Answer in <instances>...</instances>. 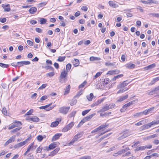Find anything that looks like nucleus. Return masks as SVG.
Segmentation results:
<instances>
[{"instance_id":"7c9ffc66","label":"nucleus","mask_w":159,"mask_h":159,"mask_svg":"<svg viewBox=\"0 0 159 159\" xmlns=\"http://www.w3.org/2000/svg\"><path fill=\"white\" fill-rule=\"evenodd\" d=\"M58 152V150H54L50 152L49 154H48V155L50 156H53L57 153Z\"/></svg>"},{"instance_id":"f3484780","label":"nucleus","mask_w":159,"mask_h":159,"mask_svg":"<svg viewBox=\"0 0 159 159\" xmlns=\"http://www.w3.org/2000/svg\"><path fill=\"white\" fill-rule=\"evenodd\" d=\"M37 10L36 8L34 7H31L29 10V12L31 14H34L35 13Z\"/></svg>"},{"instance_id":"3c124183","label":"nucleus","mask_w":159,"mask_h":159,"mask_svg":"<svg viewBox=\"0 0 159 159\" xmlns=\"http://www.w3.org/2000/svg\"><path fill=\"white\" fill-rule=\"evenodd\" d=\"M102 73V72H99L98 73H97L96 75L94 76V78L96 79Z\"/></svg>"},{"instance_id":"774afa93","label":"nucleus","mask_w":159,"mask_h":159,"mask_svg":"<svg viewBox=\"0 0 159 159\" xmlns=\"http://www.w3.org/2000/svg\"><path fill=\"white\" fill-rule=\"evenodd\" d=\"M79 159H91V157L89 156H85L82 157L80 158Z\"/></svg>"},{"instance_id":"8fccbe9b","label":"nucleus","mask_w":159,"mask_h":159,"mask_svg":"<svg viewBox=\"0 0 159 159\" xmlns=\"http://www.w3.org/2000/svg\"><path fill=\"white\" fill-rule=\"evenodd\" d=\"M109 81V79L108 78H107L104 80L103 84L104 85L107 84L108 83Z\"/></svg>"},{"instance_id":"393cba45","label":"nucleus","mask_w":159,"mask_h":159,"mask_svg":"<svg viewBox=\"0 0 159 159\" xmlns=\"http://www.w3.org/2000/svg\"><path fill=\"white\" fill-rule=\"evenodd\" d=\"M146 123V120H143L139 121L136 123H135V125L136 126H140V125L145 124Z\"/></svg>"},{"instance_id":"052dcab7","label":"nucleus","mask_w":159,"mask_h":159,"mask_svg":"<svg viewBox=\"0 0 159 159\" xmlns=\"http://www.w3.org/2000/svg\"><path fill=\"white\" fill-rule=\"evenodd\" d=\"M158 134H153L152 135H150L148 137V139H152L153 138L155 137H157Z\"/></svg>"},{"instance_id":"a211bd4d","label":"nucleus","mask_w":159,"mask_h":159,"mask_svg":"<svg viewBox=\"0 0 159 159\" xmlns=\"http://www.w3.org/2000/svg\"><path fill=\"white\" fill-rule=\"evenodd\" d=\"M135 65L131 63H129L125 65L126 67L127 68L133 69L135 67Z\"/></svg>"},{"instance_id":"a18cd8bd","label":"nucleus","mask_w":159,"mask_h":159,"mask_svg":"<svg viewBox=\"0 0 159 159\" xmlns=\"http://www.w3.org/2000/svg\"><path fill=\"white\" fill-rule=\"evenodd\" d=\"M71 67V65L70 63L68 64L66 66V68L67 71H69Z\"/></svg>"},{"instance_id":"1a4fd4ad","label":"nucleus","mask_w":159,"mask_h":159,"mask_svg":"<svg viewBox=\"0 0 159 159\" xmlns=\"http://www.w3.org/2000/svg\"><path fill=\"white\" fill-rule=\"evenodd\" d=\"M152 125H153L151 122L150 123L144 125L142 126L141 127V128L143 130L147 129L150 128Z\"/></svg>"},{"instance_id":"13d9d810","label":"nucleus","mask_w":159,"mask_h":159,"mask_svg":"<svg viewBox=\"0 0 159 159\" xmlns=\"http://www.w3.org/2000/svg\"><path fill=\"white\" fill-rule=\"evenodd\" d=\"M147 1L148 4H150L152 3H157V2L154 0H148Z\"/></svg>"},{"instance_id":"20e7f679","label":"nucleus","mask_w":159,"mask_h":159,"mask_svg":"<svg viewBox=\"0 0 159 159\" xmlns=\"http://www.w3.org/2000/svg\"><path fill=\"white\" fill-rule=\"evenodd\" d=\"M33 150H27L24 153V155L25 156H27L30 158H28V159H33V154H32Z\"/></svg>"},{"instance_id":"9d476101","label":"nucleus","mask_w":159,"mask_h":159,"mask_svg":"<svg viewBox=\"0 0 159 159\" xmlns=\"http://www.w3.org/2000/svg\"><path fill=\"white\" fill-rule=\"evenodd\" d=\"M78 135H80V136L81 135V134H77L75 135L74 136L73 138L72 139L71 141L69 143V145H70L72 144L75 142V141H77L78 140V139H79L78 137Z\"/></svg>"},{"instance_id":"603ef678","label":"nucleus","mask_w":159,"mask_h":159,"mask_svg":"<svg viewBox=\"0 0 159 159\" xmlns=\"http://www.w3.org/2000/svg\"><path fill=\"white\" fill-rule=\"evenodd\" d=\"M14 123H15V124L16 125H17V127L19 125H21L22 124L20 121L17 120H15Z\"/></svg>"},{"instance_id":"b1692460","label":"nucleus","mask_w":159,"mask_h":159,"mask_svg":"<svg viewBox=\"0 0 159 159\" xmlns=\"http://www.w3.org/2000/svg\"><path fill=\"white\" fill-rule=\"evenodd\" d=\"M39 118L37 116H34L30 118V120L34 122H38L39 121Z\"/></svg>"},{"instance_id":"bb28decb","label":"nucleus","mask_w":159,"mask_h":159,"mask_svg":"<svg viewBox=\"0 0 159 159\" xmlns=\"http://www.w3.org/2000/svg\"><path fill=\"white\" fill-rule=\"evenodd\" d=\"M73 63L75 66H77L79 64V61L78 59H75L73 61Z\"/></svg>"},{"instance_id":"f257e3e1","label":"nucleus","mask_w":159,"mask_h":159,"mask_svg":"<svg viewBox=\"0 0 159 159\" xmlns=\"http://www.w3.org/2000/svg\"><path fill=\"white\" fill-rule=\"evenodd\" d=\"M116 105L114 103H111L109 105H106L105 106L103 107L100 110L98 111L99 112H104L105 111L109 110L110 109L113 108L115 107Z\"/></svg>"},{"instance_id":"79ce46f5","label":"nucleus","mask_w":159,"mask_h":159,"mask_svg":"<svg viewBox=\"0 0 159 159\" xmlns=\"http://www.w3.org/2000/svg\"><path fill=\"white\" fill-rule=\"evenodd\" d=\"M33 112V110L31 109L28 112H27L24 116H25L27 115H30L32 114V113Z\"/></svg>"},{"instance_id":"bf43d9fd","label":"nucleus","mask_w":159,"mask_h":159,"mask_svg":"<svg viewBox=\"0 0 159 159\" xmlns=\"http://www.w3.org/2000/svg\"><path fill=\"white\" fill-rule=\"evenodd\" d=\"M153 125H155L159 124V120H154L152 122Z\"/></svg>"},{"instance_id":"5701e85b","label":"nucleus","mask_w":159,"mask_h":159,"mask_svg":"<svg viewBox=\"0 0 159 159\" xmlns=\"http://www.w3.org/2000/svg\"><path fill=\"white\" fill-rule=\"evenodd\" d=\"M155 66V65L154 64H152L149 65L145 67L144 69L145 70H147L152 69V68L154 67Z\"/></svg>"},{"instance_id":"6e6552de","label":"nucleus","mask_w":159,"mask_h":159,"mask_svg":"<svg viewBox=\"0 0 159 159\" xmlns=\"http://www.w3.org/2000/svg\"><path fill=\"white\" fill-rule=\"evenodd\" d=\"M34 143H31L28 147V149H34L37 148V149H42L43 147L41 146H39V147L37 148L38 146L35 145L34 146Z\"/></svg>"},{"instance_id":"7ed1b4c3","label":"nucleus","mask_w":159,"mask_h":159,"mask_svg":"<svg viewBox=\"0 0 159 159\" xmlns=\"http://www.w3.org/2000/svg\"><path fill=\"white\" fill-rule=\"evenodd\" d=\"M70 108V107H61L59 108V111L61 113L64 114H66L68 113Z\"/></svg>"},{"instance_id":"de8ad7c7","label":"nucleus","mask_w":159,"mask_h":159,"mask_svg":"<svg viewBox=\"0 0 159 159\" xmlns=\"http://www.w3.org/2000/svg\"><path fill=\"white\" fill-rule=\"evenodd\" d=\"M91 109L87 110L85 111H82V115L83 116H84L85 115L87 114L90 111Z\"/></svg>"},{"instance_id":"0e129e2a","label":"nucleus","mask_w":159,"mask_h":159,"mask_svg":"<svg viewBox=\"0 0 159 159\" xmlns=\"http://www.w3.org/2000/svg\"><path fill=\"white\" fill-rule=\"evenodd\" d=\"M82 94V91L80 90L77 94L75 96V97H78Z\"/></svg>"},{"instance_id":"423d86ee","label":"nucleus","mask_w":159,"mask_h":159,"mask_svg":"<svg viewBox=\"0 0 159 159\" xmlns=\"http://www.w3.org/2000/svg\"><path fill=\"white\" fill-rule=\"evenodd\" d=\"M30 139V137L28 138L25 141L21 142L16 145H15L16 147V148H19L20 147H21L25 144L28 142V141H29Z\"/></svg>"},{"instance_id":"e2e57ef3","label":"nucleus","mask_w":159,"mask_h":159,"mask_svg":"<svg viewBox=\"0 0 159 159\" xmlns=\"http://www.w3.org/2000/svg\"><path fill=\"white\" fill-rule=\"evenodd\" d=\"M17 127V125H15L14 124H13L11 125H10L8 127V129L10 130V129H12L13 128L15 127Z\"/></svg>"},{"instance_id":"4c0bfd02","label":"nucleus","mask_w":159,"mask_h":159,"mask_svg":"<svg viewBox=\"0 0 159 159\" xmlns=\"http://www.w3.org/2000/svg\"><path fill=\"white\" fill-rule=\"evenodd\" d=\"M46 20L44 18H40V22L41 24H44L46 23Z\"/></svg>"},{"instance_id":"473e14b6","label":"nucleus","mask_w":159,"mask_h":159,"mask_svg":"<svg viewBox=\"0 0 159 159\" xmlns=\"http://www.w3.org/2000/svg\"><path fill=\"white\" fill-rule=\"evenodd\" d=\"M159 80V76L154 78L151 81V84H154L156 82Z\"/></svg>"},{"instance_id":"0eeeda50","label":"nucleus","mask_w":159,"mask_h":159,"mask_svg":"<svg viewBox=\"0 0 159 159\" xmlns=\"http://www.w3.org/2000/svg\"><path fill=\"white\" fill-rule=\"evenodd\" d=\"M135 101H132L128 103H126L125 105H124L122 107V109H121L120 110V111L121 112H123L124 111H123V110H126V108L128 107L129 106H130L133 104L134 102Z\"/></svg>"},{"instance_id":"58836bf2","label":"nucleus","mask_w":159,"mask_h":159,"mask_svg":"<svg viewBox=\"0 0 159 159\" xmlns=\"http://www.w3.org/2000/svg\"><path fill=\"white\" fill-rule=\"evenodd\" d=\"M54 75V72L53 71L49 73H48L46 74V75L47 77H51L53 76Z\"/></svg>"},{"instance_id":"ea45409f","label":"nucleus","mask_w":159,"mask_h":159,"mask_svg":"<svg viewBox=\"0 0 159 159\" xmlns=\"http://www.w3.org/2000/svg\"><path fill=\"white\" fill-rule=\"evenodd\" d=\"M108 125H107L106 124H105L99 126L98 128H99L100 130L101 129H102V130H103V129L106 127H107V126H108Z\"/></svg>"},{"instance_id":"49530a36","label":"nucleus","mask_w":159,"mask_h":159,"mask_svg":"<svg viewBox=\"0 0 159 159\" xmlns=\"http://www.w3.org/2000/svg\"><path fill=\"white\" fill-rule=\"evenodd\" d=\"M70 85H69L67 86V87H66V90L65 91V94H67L69 92V91L70 90Z\"/></svg>"},{"instance_id":"ddd939ff","label":"nucleus","mask_w":159,"mask_h":159,"mask_svg":"<svg viewBox=\"0 0 159 159\" xmlns=\"http://www.w3.org/2000/svg\"><path fill=\"white\" fill-rule=\"evenodd\" d=\"M68 71L64 70L62 71L60 77L62 79H66V77L67 75Z\"/></svg>"},{"instance_id":"4d7b16f0","label":"nucleus","mask_w":159,"mask_h":159,"mask_svg":"<svg viewBox=\"0 0 159 159\" xmlns=\"http://www.w3.org/2000/svg\"><path fill=\"white\" fill-rule=\"evenodd\" d=\"M46 3H47L46 2L40 3L38 4V6L39 7H41L44 6L46 4Z\"/></svg>"},{"instance_id":"09e8293b","label":"nucleus","mask_w":159,"mask_h":159,"mask_svg":"<svg viewBox=\"0 0 159 159\" xmlns=\"http://www.w3.org/2000/svg\"><path fill=\"white\" fill-rule=\"evenodd\" d=\"M149 15L154 17L159 18V14L158 13H150Z\"/></svg>"},{"instance_id":"a19ab883","label":"nucleus","mask_w":159,"mask_h":159,"mask_svg":"<svg viewBox=\"0 0 159 159\" xmlns=\"http://www.w3.org/2000/svg\"><path fill=\"white\" fill-rule=\"evenodd\" d=\"M48 97L46 95H44L43 96L41 97L40 99V101H39V102H42L43 101L47 99L48 98Z\"/></svg>"},{"instance_id":"864d4df0","label":"nucleus","mask_w":159,"mask_h":159,"mask_svg":"<svg viewBox=\"0 0 159 159\" xmlns=\"http://www.w3.org/2000/svg\"><path fill=\"white\" fill-rule=\"evenodd\" d=\"M38 140L41 142L43 139V136L41 135H39L37 137Z\"/></svg>"},{"instance_id":"6e6d98bb","label":"nucleus","mask_w":159,"mask_h":159,"mask_svg":"<svg viewBox=\"0 0 159 159\" xmlns=\"http://www.w3.org/2000/svg\"><path fill=\"white\" fill-rule=\"evenodd\" d=\"M123 152L122 151H120L114 153L113 155L115 156H117L118 155L121 154Z\"/></svg>"},{"instance_id":"72a5a7b5","label":"nucleus","mask_w":159,"mask_h":159,"mask_svg":"<svg viewBox=\"0 0 159 159\" xmlns=\"http://www.w3.org/2000/svg\"><path fill=\"white\" fill-rule=\"evenodd\" d=\"M93 97V93H91L90 94L89 96H87V99L89 101H91L92 100V99Z\"/></svg>"},{"instance_id":"cd10ccee","label":"nucleus","mask_w":159,"mask_h":159,"mask_svg":"<svg viewBox=\"0 0 159 159\" xmlns=\"http://www.w3.org/2000/svg\"><path fill=\"white\" fill-rule=\"evenodd\" d=\"M59 123V122L56 120L52 122L50 125V126L52 127H55L57 126Z\"/></svg>"},{"instance_id":"6ab92c4d","label":"nucleus","mask_w":159,"mask_h":159,"mask_svg":"<svg viewBox=\"0 0 159 159\" xmlns=\"http://www.w3.org/2000/svg\"><path fill=\"white\" fill-rule=\"evenodd\" d=\"M130 135V133L129 132H126L124 133L123 135H121L120 137H119V139H123L126 138Z\"/></svg>"},{"instance_id":"4be33fe9","label":"nucleus","mask_w":159,"mask_h":159,"mask_svg":"<svg viewBox=\"0 0 159 159\" xmlns=\"http://www.w3.org/2000/svg\"><path fill=\"white\" fill-rule=\"evenodd\" d=\"M144 114V111L141 112L135 113L134 115V116L135 118L139 117L142 116Z\"/></svg>"},{"instance_id":"f704fd0d","label":"nucleus","mask_w":159,"mask_h":159,"mask_svg":"<svg viewBox=\"0 0 159 159\" xmlns=\"http://www.w3.org/2000/svg\"><path fill=\"white\" fill-rule=\"evenodd\" d=\"M2 113L6 116H8V113L7 112L6 109L5 107H4L2 108Z\"/></svg>"},{"instance_id":"680f3d73","label":"nucleus","mask_w":159,"mask_h":159,"mask_svg":"<svg viewBox=\"0 0 159 159\" xmlns=\"http://www.w3.org/2000/svg\"><path fill=\"white\" fill-rule=\"evenodd\" d=\"M42 67L43 68H45L46 70L50 69H51V70H54L52 66H46L45 67H44L43 66H42Z\"/></svg>"},{"instance_id":"c9c22d12","label":"nucleus","mask_w":159,"mask_h":159,"mask_svg":"<svg viewBox=\"0 0 159 159\" xmlns=\"http://www.w3.org/2000/svg\"><path fill=\"white\" fill-rule=\"evenodd\" d=\"M66 58V57H58V58L57 60V61L59 62H62Z\"/></svg>"},{"instance_id":"e433bc0d","label":"nucleus","mask_w":159,"mask_h":159,"mask_svg":"<svg viewBox=\"0 0 159 159\" xmlns=\"http://www.w3.org/2000/svg\"><path fill=\"white\" fill-rule=\"evenodd\" d=\"M115 65L114 63H110L109 61L106 62L105 63V65L107 66H114Z\"/></svg>"},{"instance_id":"39448f33","label":"nucleus","mask_w":159,"mask_h":159,"mask_svg":"<svg viewBox=\"0 0 159 159\" xmlns=\"http://www.w3.org/2000/svg\"><path fill=\"white\" fill-rule=\"evenodd\" d=\"M52 103H51L48 105L40 107L39 108L40 109H45L47 111H50L52 110L54 107V106H53L52 107H49L51 106Z\"/></svg>"},{"instance_id":"412c9836","label":"nucleus","mask_w":159,"mask_h":159,"mask_svg":"<svg viewBox=\"0 0 159 159\" xmlns=\"http://www.w3.org/2000/svg\"><path fill=\"white\" fill-rule=\"evenodd\" d=\"M128 97V95H126L124 96L120 97V98L117 101V102H120L126 99Z\"/></svg>"},{"instance_id":"5fc2aeb1","label":"nucleus","mask_w":159,"mask_h":159,"mask_svg":"<svg viewBox=\"0 0 159 159\" xmlns=\"http://www.w3.org/2000/svg\"><path fill=\"white\" fill-rule=\"evenodd\" d=\"M47 84H43L40 87L38 88V90H42L43 89L45 88L47 86Z\"/></svg>"},{"instance_id":"f8f14e48","label":"nucleus","mask_w":159,"mask_h":159,"mask_svg":"<svg viewBox=\"0 0 159 159\" xmlns=\"http://www.w3.org/2000/svg\"><path fill=\"white\" fill-rule=\"evenodd\" d=\"M109 6L113 8H116L118 7V4H116L115 2L112 1H110L108 2Z\"/></svg>"},{"instance_id":"c03bdc74","label":"nucleus","mask_w":159,"mask_h":159,"mask_svg":"<svg viewBox=\"0 0 159 159\" xmlns=\"http://www.w3.org/2000/svg\"><path fill=\"white\" fill-rule=\"evenodd\" d=\"M15 138V136H12L7 141L10 143L14 141Z\"/></svg>"},{"instance_id":"c85d7f7f","label":"nucleus","mask_w":159,"mask_h":159,"mask_svg":"<svg viewBox=\"0 0 159 159\" xmlns=\"http://www.w3.org/2000/svg\"><path fill=\"white\" fill-rule=\"evenodd\" d=\"M154 109V107H152L147 110H145L144 111V114L145 115H147L149 113H151L152 111Z\"/></svg>"},{"instance_id":"2f4dec72","label":"nucleus","mask_w":159,"mask_h":159,"mask_svg":"<svg viewBox=\"0 0 159 159\" xmlns=\"http://www.w3.org/2000/svg\"><path fill=\"white\" fill-rule=\"evenodd\" d=\"M101 60V58L99 57H91L90 58V60L91 61H99Z\"/></svg>"},{"instance_id":"dca6fc26","label":"nucleus","mask_w":159,"mask_h":159,"mask_svg":"<svg viewBox=\"0 0 159 159\" xmlns=\"http://www.w3.org/2000/svg\"><path fill=\"white\" fill-rule=\"evenodd\" d=\"M62 135L61 134L58 133L55 134L52 138V141H55L59 139V137Z\"/></svg>"},{"instance_id":"2eb2a0df","label":"nucleus","mask_w":159,"mask_h":159,"mask_svg":"<svg viewBox=\"0 0 159 159\" xmlns=\"http://www.w3.org/2000/svg\"><path fill=\"white\" fill-rule=\"evenodd\" d=\"M58 143L57 142H54L49 145L48 149H53L57 147V144ZM45 149H48L46 147Z\"/></svg>"},{"instance_id":"a878e982","label":"nucleus","mask_w":159,"mask_h":159,"mask_svg":"<svg viewBox=\"0 0 159 159\" xmlns=\"http://www.w3.org/2000/svg\"><path fill=\"white\" fill-rule=\"evenodd\" d=\"M3 8L4 9V11H9L11 10V8L9 4L5 5Z\"/></svg>"},{"instance_id":"4468645a","label":"nucleus","mask_w":159,"mask_h":159,"mask_svg":"<svg viewBox=\"0 0 159 159\" xmlns=\"http://www.w3.org/2000/svg\"><path fill=\"white\" fill-rule=\"evenodd\" d=\"M95 115V113H93L91 115H89V116H87L86 117L84 118L82 120L84 122H85L86 121L90 120L94 115Z\"/></svg>"},{"instance_id":"69168bd1","label":"nucleus","mask_w":159,"mask_h":159,"mask_svg":"<svg viewBox=\"0 0 159 159\" xmlns=\"http://www.w3.org/2000/svg\"><path fill=\"white\" fill-rule=\"evenodd\" d=\"M66 80V79H62L61 78V79H59V81L60 83H65Z\"/></svg>"},{"instance_id":"aec40b11","label":"nucleus","mask_w":159,"mask_h":159,"mask_svg":"<svg viewBox=\"0 0 159 159\" xmlns=\"http://www.w3.org/2000/svg\"><path fill=\"white\" fill-rule=\"evenodd\" d=\"M103 100V99H102L98 100L97 101L93 103L91 105L92 107H93L95 106H97L101 103Z\"/></svg>"},{"instance_id":"338daca9","label":"nucleus","mask_w":159,"mask_h":159,"mask_svg":"<svg viewBox=\"0 0 159 159\" xmlns=\"http://www.w3.org/2000/svg\"><path fill=\"white\" fill-rule=\"evenodd\" d=\"M86 82H84L79 86V88H82L84 87V86L86 84Z\"/></svg>"},{"instance_id":"37998d69","label":"nucleus","mask_w":159,"mask_h":159,"mask_svg":"<svg viewBox=\"0 0 159 159\" xmlns=\"http://www.w3.org/2000/svg\"><path fill=\"white\" fill-rule=\"evenodd\" d=\"M9 66V65L0 63V66L2 68H7Z\"/></svg>"},{"instance_id":"f03ea898","label":"nucleus","mask_w":159,"mask_h":159,"mask_svg":"<svg viewBox=\"0 0 159 159\" xmlns=\"http://www.w3.org/2000/svg\"><path fill=\"white\" fill-rule=\"evenodd\" d=\"M74 124L75 123L74 122L72 121L71 122L62 129V131L64 132H67L72 128L74 125Z\"/></svg>"},{"instance_id":"c756f323","label":"nucleus","mask_w":159,"mask_h":159,"mask_svg":"<svg viewBox=\"0 0 159 159\" xmlns=\"http://www.w3.org/2000/svg\"><path fill=\"white\" fill-rule=\"evenodd\" d=\"M152 146L151 145H147L142 147H140L139 149H145L146 148H151Z\"/></svg>"},{"instance_id":"9b49d317","label":"nucleus","mask_w":159,"mask_h":159,"mask_svg":"<svg viewBox=\"0 0 159 159\" xmlns=\"http://www.w3.org/2000/svg\"><path fill=\"white\" fill-rule=\"evenodd\" d=\"M128 84V83L127 82V81H124L117 86V89H119L124 87L126 86Z\"/></svg>"}]
</instances>
